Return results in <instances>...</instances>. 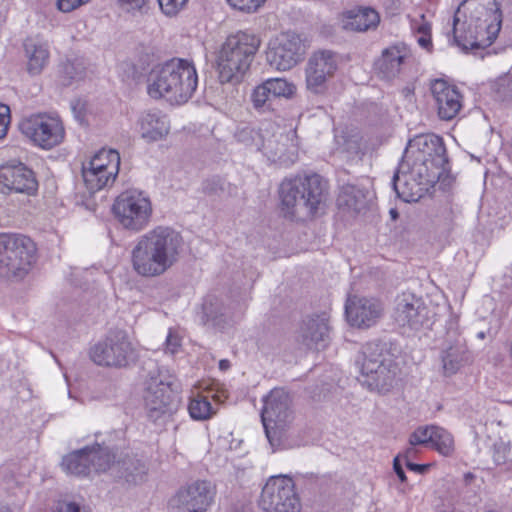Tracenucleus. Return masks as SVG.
<instances>
[{
  "mask_svg": "<svg viewBox=\"0 0 512 512\" xmlns=\"http://www.w3.org/2000/svg\"><path fill=\"white\" fill-rule=\"evenodd\" d=\"M260 44V39L252 33L239 31L229 35L222 44L217 56V70L220 82H240L250 69Z\"/></svg>",
  "mask_w": 512,
  "mask_h": 512,
  "instance_id": "nucleus-5",
  "label": "nucleus"
},
{
  "mask_svg": "<svg viewBox=\"0 0 512 512\" xmlns=\"http://www.w3.org/2000/svg\"><path fill=\"white\" fill-rule=\"evenodd\" d=\"M89 0H57V7L62 12H71Z\"/></svg>",
  "mask_w": 512,
  "mask_h": 512,
  "instance_id": "nucleus-52",
  "label": "nucleus"
},
{
  "mask_svg": "<svg viewBox=\"0 0 512 512\" xmlns=\"http://www.w3.org/2000/svg\"><path fill=\"white\" fill-rule=\"evenodd\" d=\"M231 367L230 361L227 359H222L219 362V369L221 371H227Z\"/></svg>",
  "mask_w": 512,
  "mask_h": 512,
  "instance_id": "nucleus-60",
  "label": "nucleus"
},
{
  "mask_svg": "<svg viewBox=\"0 0 512 512\" xmlns=\"http://www.w3.org/2000/svg\"><path fill=\"white\" fill-rule=\"evenodd\" d=\"M269 128L272 125L269 124ZM262 154L271 162L289 166L298 158V147L295 132H272L266 130V136L261 148Z\"/></svg>",
  "mask_w": 512,
  "mask_h": 512,
  "instance_id": "nucleus-21",
  "label": "nucleus"
},
{
  "mask_svg": "<svg viewBox=\"0 0 512 512\" xmlns=\"http://www.w3.org/2000/svg\"><path fill=\"white\" fill-rule=\"evenodd\" d=\"M172 386V376L161 369L150 372L145 381L144 408L147 417L154 423L165 421L177 410V401Z\"/></svg>",
  "mask_w": 512,
  "mask_h": 512,
  "instance_id": "nucleus-10",
  "label": "nucleus"
},
{
  "mask_svg": "<svg viewBox=\"0 0 512 512\" xmlns=\"http://www.w3.org/2000/svg\"><path fill=\"white\" fill-rule=\"evenodd\" d=\"M430 443L441 454L450 455L454 449V440L452 435L442 427L435 426L433 437Z\"/></svg>",
  "mask_w": 512,
  "mask_h": 512,
  "instance_id": "nucleus-38",
  "label": "nucleus"
},
{
  "mask_svg": "<svg viewBox=\"0 0 512 512\" xmlns=\"http://www.w3.org/2000/svg\"><path fill=\"white\" fill-rule=\"evenodd\" d=\"M216 488L207 480H196L180 488L170 499L172 512H206L213 503Z\"/></svg>",
  "mask_w": 512,
  "mask_h": 512,
  "instance_id": "nucleus-17",
  "label": "nucleus"
},
{
  "mask_svg": "<svg viewBox=\"0 0 512 512\" xmlns=\"http://www.w3.org/2000/svg\"><path fill=\"white\" fill-rule=\"evenodd\" d=\"M509 451V445L504 441L500 440L493 445V458L496 464H502L505 462L507 453Z\"/></svg>",
  "mask_w": 512,
  "mask_h": 512,
  "instance_id": "nucleus-49",
  "label": "nucleus"
},
{
  "mask_svg": "<svg viewBox=\"0 0 512 512\" xmlns=\"http://www.w3.org/2000/svg\"><path fill=\"white\" fill-rule=\"evenodd\" d=\"M82 177L87 190L93 194L115 181L114 164L111 165L110 171H102L94 169V167L87 163H83Z\"/></svg>",
  "mask_w": 512,
  "mask_h": 512,
  "instance_id": "nucleus-32",
  "label": "nucleus"
},
{
  "mask_svg": "<svg viewBox=\"0 0 512 512\" xmlns=\"http://www.w3.org/2000/svg\"><path fill=\"white\" fill-rule=\"evenodd\" d=\"M112 209L120 225L134 232L144 229L152 215L150 199L138 190L122 192L116 198Z\"/></svg>",
  "mask_w": 512,
  "mask_h": 512,
  "instance_id": "nucleus-12",
  "label": "nucleus"
},
{
  "mask_svg": "<svg viewBox=\"0 0 512 512\" xmlns=\"http://www.w3.org/2000/svg\"><path fill=\"white\" fill-rule=\"evenodd\" d=\"M305 46L295 32H284L271 39L266 51L268 64L280 71L293 68L303 57Z\"/></svg>",
  "mask_w": 512,
  "mask_h": 512,
  "instance_id": "nucleus-16",
  "label": "nucleus"
},
{
  "mask_svg": "<svg viewBox=\"0 0 512 512\" xmlns=\"http://www.w3.org/2000/svg\"><path fill=\"white\" fill-rule=\"evenodd\" d=\"M260 506L265 512H300L292 478L286 475L270 477L262 489Z\"/></svg>",
  "mask_w": 512,
  "mask_h": 512,
  "instance_id": "nucleus-14",
  "label": "nucleus"
},
{
  "mask_svg": "<svg viewBox=\"0 0 512 512\" xmlns=\"http://www.w3.org/2000/svg\"><path fill=\"white\" fill-rule=\"evenodd\" d=\"M508 352H509V356L512 360V340L508 344Z\"/></svg>",
  "mask_w": 512,
  "mask_h": 512,
  "instance_id": "nucleus-62",
  "label": "nucleus"
},
{
  "mask_svg": "<svg viewBox=\"0 0 512 512\" xmlns=\"http://www.w3.org/2000/svg\"><path fill=\"white\" fill-rule=\"evenodd\" d=\"M10 119L11 117L9 106L0 103V139L7 135Z\"/></svg>",
  "mask_w": 512,
  "mask_h": 512,
  "instance_id": "nucleus-50",
  "label": "nucleus"
},
{
  "mask_svg": "<svg viewBox=\"0 0 512 512\" xmlns=\"http://www.w3.org/2000/svg\"><path fill=\"white\" fill-rule=\"evenodd\" d=\"M180 346L181 340L179 336L170 330L165 342V352L175 354L179 350Z\"/></svg>",
  "mask_w": 512,
  "mask_h": 512,
  "instance_id": "nucleus-51",
  "label": "nucleus"
},
{
  "mask_svg": "<svg viewBox=\"0 0 512 512\" xmlns=\"http://www.w3.org/2000/svg\"><path fill=\"white\" fill-rule=\"evenodd\" d=\"M83 108H84V105L80 101H77L75 104L72 105V110H73L74 116L80 124H84V122H85V115L83 113Z\"/></svg>",
  "mask_w": 512,
  "mask_h": 512,
  "instance_id": "nucleus-55",
  "label": "nucleus"
},
{
  "mask_svg": "<svg viewBox=\"0 0 512 512\" xmlns=\"http://www.w3.org/2000/svg\"><path fill=\"white\" fill-rule=\"evenodd\" d=\"M24 50L27 58V72L32 76L41 74L49 63L48 45L34 39H27L24 42Z\"/></svg>",
  "mask_w": 512,
  "mask_h": 512,
  "instance_id": "nucleus-29",
  "label": "nucleus"
},
{
  "mask_svg": "<svg viewBox=\"0 0 512 512\" xmlns=\"http://www.w3.org/2000/svg\"><path fill=\"white\" fill-rule=\"evenodd\" d=\"M273 99L274 98L271 95L269 88H267L264 82L258 85L251 95V101L254 108L262 112L271 108V102Z\"/></svg>",
  "mask_w": 512,
  "mask_h": 512,
  "instance_id": "nucleus-40",
  "label": "nucleus"
},
{
  "mask_svg": "<svg viewBox=\"0 0 512 512\" xmlns=\"http://www.w3.org/2000/svg\"><path fill=\"white\" fill-rule=\"evenodd\" d=\"M183 238L171 227L158 226L141 235L131 251L133 270L142 277L163 275L179 260Z\"/></svg>",
  "mask_w": 512,
  "mask_h": 512,
  "instance_id": "nucleus-1",
  "label": "nucleus"
},
{
  "mask_svg": "<svg viewBox=\"0 0 512 512\" xmlns=\"http://www.w3.org/2000/svg\"><path fill=\"white\" fill-rule=\"evenodd\" d=\"M57 512H87L75 502H62L59 504Z\"/></svg>",
  "mask_w": 512,
  "mask_h": 512,
  "instance_id": "nucleus-54",
  "label": "nucleus"
},
{
  "mask_svg": "<svg viewBox=\"0 0 512 512\" xmlns=\"http://www.w3.org/2000/svg\"><path fill=\"white\" fill-rule=\"evenodd\" d=\"M274 99L290 97L294 93V85L283 78H271L264 81Z\"/></svg>",
  "mask_w": 512,
  "mask_h": 512,
  "instance_id": "nucleus-41",
  "label": "nucleus"
},
{
  "mask_svg": "<svg viewBox=\"0 0 512 512\" xmlns=\"http://www.w3.org/2000/svg\"><path fill=\"white\" fill-rule=\"evenodd\" d=\"M495 98L502 102L512 101V75L499 77L493 85Z\"/></svg>",
  "mask_w": 512,
  "mask_h": 512,
  "instance_id": "nucleus-42",
  "label": "nucleus"
},
{
  "mask_svg": "<svg viewBox=\"0 0 512 512\" xmlns=\"http://www.w3.org/2000/svg\"><path fill=\"white\" fill-rule=\"evenodd\" d=\"M84 68L80 63L67 61L61 66V77L64 85H70L72 81L81 79Z\"/></svg>",
  "mask_w": 512,
  "mask_h": 512,
  "instance_id": "nucleus-43",
  "label": "nucleus"
},
{
  "mask_svg": "<svg viewBox=\"0 0 512 512\" xmlns=\"http://www.w3.org/2000/svg\"><path fill=\"white\" fill-rule=\"evenodd\" d=\"M202 190L209 196L220 195L224 191V182L218 177L207 179L203 183Z\"/></svg>",
  "mask_w": 512,
  "mask_h": 512,
  "instance_id": "nucleus-47",
  "label": "nucleus"
},
{
  "mask_svg": "<svg viewBox=\"0 0 512 512\" xmlns=\"http://www.w3.org/2000/svg\"><path fill=\"white\" fill-rule=\"evenodd\" d=\"M279 198L285 216L311 218L325 209L328 183L316 173L284 179L279 187Z\"/></svg>",
  "mask_w": 512,
  "mask_h": 512,
  "instance_id": "nucleus-2",
  "label": "nucleus"
},
{
  "mask_svg": "<svg viewBox=\"0 0 512 512\" xmlns=\"http://www.w3.org/2000/svg\"><path fill=\"white\" fill-rule=\"evenodd\" d=\"M438 178L414 168L406 162H400L394 173L392 186L398 198L404 202H417L432 188Z\"/></svg>",
  "mask_w": 512,
  "mask_h": 512,
  "instance_id": "nucleus-13",
  "label": "nucleus"
},
{
  "mask_svg": "<svg viewBox=\"0 0 512 512\" xmlns=\"http://www.w3.org/2000/svg\"><path fill=\"white\" fill-rule=\"evenodd\" d=\"M198 75L193 62L173 58L152 68L148 76V94L165 98L171 104L186 103L196 91Z\"/></svg>",
  "mask_w": 512,
  "mask_h": 512,
  "instance_id": "nucleus-3",
  "label": "nucleus"
},
{
  "mask_svg": "<svg viewBox=\"0 0 512 512\" xmlns=\"http://www.w3.org/2000/svg\"><path fill=\"white\" fill-rule=\"evenodd\" d=\"M36 259V245L21 234H0V276L23 279Z\"/></svg>",
  "mask_w": 512,
  "mask_h": 512,
  "instance_id": "nucleus-8",
  "label": "nucleus"
},
{
  "mask_svg": "<svg viewBox=\"0 0 512 512\" xmlns=\"http://www.w3.org/2000/svg\"><path fill=\"white\" fill-rule=\"evenodd\" d=\"M380 22L376 10L370 7H354L342 13V26L345 30L365 32L375 29Z\"/></svg>",
  "mask_w": 512,
  "mask_h": 512,
  "instance_id": "nucleus-27",
  "label": "nucleus"
},
{
  "mask_svg": "<svg viewBox=\"0 0 512 512\" xmlns=\"http://www.w3.org/2000/svg\"><path fill=\"white\" fill-rule=\"evenodd\" d=\"M338 68L337 55L330 50L317 51L309 58L305 74L306 86L314 94L326 90V82L333 77Z\"/></svg>",
  "mask_w": 512,
  "mask_h": 512,
  "instance_id": "nucleus-20",
  "label": "nucleus"
},
{
  "mask_svg": "<svg viewBox=\"0 0 512 512\" xmlns=\"http://www.w3.org/2000/svg\"><path fill=\"white\" fill-rule=\"evenodd\" d=\"M86 163L102 171H110L111 165L114 164V177H116L120 166V155L116 150L102 149Z\"/></svg>",
  "mask_w": 512,
  "mask_h": 512,
  "instance_id": "nucleus-37",
  "label": "nucleus"
},
{
  "mask_svg": "<svg viewBox=\"0 0 512 512\" xmlns=\"http://www.w3.org/2000/svg\"><path fill=\"white\" fill-rule=\"evenodd\" d=\"M401 162L440 179L447 172L448 164L442 138L435 134L415 136L408 142Z\"/></svg>",
  "mask_w": 512,
  "mask_h": 512,
  "instance_id": "nucleus-7",
  "label": "nucleus"
},
{
  "mask_svg": "<svg viewBox=\"0 0 512 512\" xmlns=\"http://www.w3.org/2000/svg\"><path fill=\"white\" fill-rule=\"evenodd\" d=\"M87 451H89V447H85L66 455L61 463L63 470L76 476L89 475L91 470Z\"/></svg>",
  "mask_w": 512,
  "mask_h": 512,
  "instance_id": "nucleus-33",
  "label": "nucleus"
},
{
  "mask_svg": "<svg viewBox=\"0 0 512 512\" xmlns=\"http://www.w3.org/2000/svg\"><path fill=\"white\" fill-rule=\"evenodd\" d=\"M477 336L480 339H484L485 338V333L484 332H479Z\"/></svg>",
  "mask_w": 512,
  "mask_h": 512,
  "instance_id": "nucleus-64",
  "label": "nucleus"
},
{
  "mask_svg": "<svg viewBox=\"0 0 512 512\" xmlns=\"http://www.w3.org/2000/svg\"><path fill=\"white\" fill-rule=\"evenodd\" d=\"M161 11L167 16L176 15L185 7L188 0H157Z\"/></svg>",
  "mask_w": 512,
  "mask_h": 512,
  "instance_id": "nucleus-45",
  "label": "nucleus"
},
{
  "mask_svg": "<svg viewBox=\"0 0 512 512\" xmlns=\"http://www.w3.org/2000/svg\"><path fill=\"white\" fill-rule=\"evenodd\" d=\"M418 43L423 48H429L430 46H432L431 36H421L420 38H418Z\"/></svg>",
  "mask_w": 512,
  "mask_h": 512,
  "instance_id": "nucleus-59",
  "label": "nucleus"
},
{
  "mask_svg": "<svg viewBox=\"0 0 512 512\" xmlns=\"http://www.w3.org/2000/svg\"><path fill=\"white\" fill-rule=\"evenodd\" d=\"M337 204L340 209L358 214L367 208L368 191L355 185H344L338 195Z\"/></svg>",
  "mask_w": 512,
  "mask_h": 512,
  "instance_id": "nucleus-30",
  "label": "nucleus"
},
{
  "mask_svg": "<svg viewBox=\"0 0 512 512\" xmlns=\"http://www.w3.org/2000/svg\"><path fill=\"white\" fill-rule=\"evenodd\" d=\"M355 363L360 371L361 385L371 392L387 394L400 380V367L386 343L371 341L364 344Z\"/></svg>",
  "mask_w": 512,
  "mask_h": 512,
  "instance_id": "nucleus-4",
  "label": "nucleus"
},
{
  "mask_svg": "<svg viewBox=\"0 0 512 512\" xmlns=\"http://www.w3.org/2000/svg\"><path fill=\"white\" fill-rule=\"evenodd\" d=\"M261 420L274 451L290 447L288 438L294 422V412L288 392L275 388L264 398Z\"/></svg>",
  "mask_w": 512,
  "mask_h": 512,
  "instance_id": "nucleus-6",
  "label": "nucleus"
},
{
  "mask_svg": "<svg viewBox=\"0 0 512 512\" xmlns=\"http://www.w3.org/2000/svg\"><path fill=\"white\" fill-rule=\"evenodd\" d=\"M463 8L471 11L470 18L475 22V38L486 35L488 45L497 38L502 25V12L496 0H463L454 15L453 34L454 41L460 45L457 36L458 14Z\"/></svg>",
  "mask_w": 512,
  "mask_h": 512,
  "instance_id": "nucleus-11",
  "label": "nucleus"
},
{
  "mask_svg": "<svg viewBox=\"0 0 512 512\" xmlns=\"http://www.w3.org/2000/svg\"><path fill=\"white\" fill-rule=\"evenodd\" d=\"M393 317L404 332H417L433 323V313L423 299L409 292L396 298Z\"/></svg>",
  "mask_w": 512,
  "mask_h": 512,
  "instance_id": "nucleus-15",
  "label": "nucleus"
},
{
  "mask_svg": "<svg viewBox=\"0 0 512 512\" xmlns=\"http://www.w3.org/2000/svg\"><path fill=\"white\" fill-rule=\"evenodd\" d=\"M417 453V450L415 448V446H411L408 447L404 453H403V457L405 458V461H411V459H413L415 457Z\"/></svg>",
  "mask_w": 512,
  "mask_h": 512,
  "instance_id": "nucleus-58",
  "label": "nucleus"
},
{
  "mask_svg": "<svg viewBox=\"0 0 512 512\" xmlns=\"http://www.w3.org/2000/svg\"><path fill=\"white\" fill-rule=\"evenodd\" d=\"M201 320L205 325L223 329L228 324L227 309L215 295H208L202 304Z\"/></svg>",
  "mask_w": 512,
  "mask_h": 512,
  "instance_id": "nucleus-31",
  "label": "nucleus"
},
{
  "mask_svg": "<svg viewBox=\"0 0 512 512\" xmlns=\"http://www.w3.org/2000/svg\"><path fill=\"white\" fill-rule=\"evenodd\" d=\"M89 457L90 470L95 472H104L110 468L114 455L110 451L109 447L95 444L89 447L87 451Z\"/></svg>",
  "mask_w": 512,
  "mask_h": 512,
  "instance_id": "nucleus-35",
  "label": "nucleus"
},
{
  "mask_svg": "<svg viewBox=\"0 0 512 512\" xmlns=\"http://www.w3.org/2000/svg\"><path fill=\"white\" fill-rule=\"evenodd\" d=\"M147 0H117L118 7L127 13L141 12Z\"/></svg>",
  "mask_w": 512,
  "mask_h": 512,
  "instance_id": "nucleus-48",
  "label": "nucleus"
},
{
  "mask_svg": "<svg viewBox=\"0 0 512 512\" xmlns=\"http://www.w3.org/2000/svg\"><path fill=\"white\" fill-rule=\"evenodd\" d=\"M328 321L326 314L305 318L298 329L297 341L308 349L324 348L329 341Z\"/></svg>",
  "mask_w": 512,
  "mask_h": 512,
  "instance_id": "nucleus-25",
  "label": "nucleus"
},
{
  "mask_svg": "<svg viewBox=\"0 0 512 512\" xmlns=\"http://www.w3.org/2000/svg\"><path fill=\"white\" fill-rule=\"evenodd\" d=\"M422 22L418 23L417 21H414L412 23V29L416 31L417 33L421 34L422 36H431V25L429 22L425 21V16L422 14L420 16Z\"/></svg>",
  "mask_w": 512,
  "mask_h": 512,
  "instance_id": "nucleus-53",
  "label": "nucleus"
},
{
  "mask_svg": "<svg viewBox=\"0 0 512 512\" xmlns=\"http://www.w3.org/2000/svg\"><path fill=\"white\" fill-rule=\"evenodd\" d=\"M399 457L400 456H397L394 458V461H393V469L396 473V475L398 476L399 480L404 483L406 482L407 480V477H406V474L400 464V461H399Z\"/></svg>",
  "mask_w": 512,
  "mask_h": 512,
  "instance_id": "nucleus-56",
  "label": "nucleus"
},
{
  "mask_svg": "<svg viewBox=\"0 0 512 512\" xmlns=\"http://www.w3.org/2000/svg\"><path fill=\"white\" fill-rule=\"evenodd\" d=\"M20 130L44 149H51L61 143L64 138L61 121L47 114H35L25 118L20 123Z\"/></svg>",
  "mask_w": 512,
  "mask_h": 512,
  "instance_id": "nucleus-18",
  "label": "nucleus"
},
{
  "mask_svg": "<svg viewBox=\"0 0 512 512\" xmlns=\"http://www.w3.org/2000/svg\"><path fill=\"white\" fill-rule=\"evenodd\" d=\"M268 129L269 125L265 128L258 129L251 126L241 127L237 129L235 138L237 142L244 146L255 149L256 151H261L266 136V130Z\"/></svg>",
  "mask_w": 512,
  "mask_h": 512,
  "instance_id": "nucleus-34",
  "label": "nucleus"
},
{
  "mask_svg": "<svg viewBox=\"0 0 512 512\" xmlns=\"http://www.w3.org/2000/svg\"><path fill=\"white\" fill-rule=\"evenodd\" d=\"M440 359L445 376L456 374L461 367L472 360V354L467 347L466 339L459 332L454 322H451L447 328Z\"/></svg>",
  "mask_w": 512,
  "mask_h": 512,
  "instance_id": "nucleus-19",
  "label": "nucleus"
},
{
  "mask_svg": "<svg viewBox=\"0 0 512 512\" xmlns=\"http://www.w3.org/2000/svg\"><path fill=\"white\" fill-rule=\"evenodd\" d=\"M384 307L382 302L374 297H348L345 304L347 321L358 328H369L382 317Z\"/></svg>",
  "mask_w": 512,
  "mask_h": 512,
  "instance_id": "nucleus-22",
  "label": "nucleus"
},
{
  "mask_svg": "<svg viewBox=\"0 0 512 512\" xmlns=\"http://www.w3.org/2000/svg\"><path fill=\"white\" fill-rule=\"evenodd\" d=\"M438 116L441 120H452L462 108V95L454 85L443 79H436L431 83Z\"/></svg>",
  "mask_w": 512,
  "mask_h": 512,
  "instance_id": "nucleus-24",
  "label": "nucleus"
},
{
  "mask_svg": "<svg viewBox=\"0 0 512 512\" xmlns=\"http://www.w3.org/2000/svg\"><path fill=\"white\" fill-rule=\"evenodd\" d=\"M90 360L100 367L127 368L138 359V353L124 330H111L104 339L89 349Z\"/></svg>",
  "mask_w": 512,
  "mask_h": 512,
  "instance_id": "nucleus-9",
  "label": "nucleus"
},
{
  "mask_svg": "<svg viewBox=\"0 0 512 512\" xmlns=\"http://www.w3.org/2000/svg\"><path fill=\"white\" fill-rule=\"evenodd\" d=\"M227 2L235 9L250 13L256 11L265 0H227Z\"/></svg>",
  "mask_w": 512,
  "mask_h": 512,
  "instance_id": "nucleus-46",
  "label": "nucleus"
},
{
  "mask_svg": "<svg viewBox=\"0 0 512 512\" xmlns=\"http://www.w3.org/2000/svg\"><path fill=\"white\" fill-rule=\"evenodd\" d=\"M0 512H12L9 505L0 502Z\"/></svg>",
  "mask_w": 512,
  "mask_h": 512,
  "instance_id": "nucleus-61",
  "label": "nucleus"
},
{
  "mask_svg": "<svg viewBox=\"0 0 512 512\" xmlns=\"http://www.w3.org/2000/svg\"><path fill=\"white\" fill-rule=\"evenodd\" d=\"M116 466L121 470V477L128 483L139 484L145 479L146 465L138 459L127 458L122 463L118 462Z\"/></svg>",
  "mask_w": 512,
  "mask_h": 512,
  "instance_id": "nucleus-36",
  "label": "nucleus"
},
{
  "mask_svg": "<svg viewBox=\"0 0 512 512\" xmlns=\"http://www.w3.org/2000/svg\"><path fill=\"white\" fill-rule=\"evenodd\" d=\"M0 185L27 195H34L38 190L35 173L21 162L7 163L0 167Z\"/></svg>",
  "mask_w": 512,
  "mask_h": 512,
  "instance_id": "nucleus-23",
  "label": "nucleus"
},
{
  "mask_svg": "<svg viewBox=\"0 0 512 512\" xmlns=\"http://www.w3.org/2000/svg\"><path fill=\"white\" fill-rule=\"evenodd\" d=\"M434 427H435V425L418 427L409 436V445L417 446V445H426V444L430 443L431 438L433 437Z\"/></svg>",
  "mask_w": 512,
  "mask_h": 512,
  "instance_id": "nucleus-44",
  "label": "nucleus"
},
{
  "mask_svg": "<svg viewBox=\"0 0 512 512\" xmlns=\"http://www.w3.org/2000/svg\"><path fill=\"white\" fill-rule=\"evenodd\" d=\"M390 214H391L392 218H394V219H395V218L397 217V215H398L397 211H396V210H394V209H392V210L390 211Z\"/></svg>",
  "mask_w": 512,
  "mask_h": 512,
  "instance_id": "nucleus-63",
  "label": "nucleus"
},
{
  "mask_svg": "<svg viewBox=\"0 0 512 512\" xmlns=\"http://www.w3.org/2000/svg\"><path fill=\"white\" fill-rule=\"evenodd\" d=\"M411 56V51L404 43H396L382 50L374 62L377 75L386 80L398 77L405 61Z\"/></svg>",
  "mask_w": 512,
  "mask_h": 512,
  "instance_id": "nucleus-26",
  "label": "nucleus"
},
{
  "mask_svg": "<svg viewBox=\"0 0 512 512\" xmlns=\"http://www.w3.org/2000/svg\"><path fill=\"white\" fill-rule=\"evenodd\" d=\"M141 135L148 142L164 139L170 131V123L166 115L160 111H149L140 119Z\"/></svg>",
  "mask_w": 512,
  "mask_h": 512,
  "instance_id": "nucleus-28",
  "label": "nucleus"
},
{
  "mask_svg": "<svg viewBox=\"0 0 512 512\" xmlns=\"http://www.w3.org/2000/svg\"><path fill=\"white\" fill-rule=\"evenodd\" d=\"M190 416L195 420H207L213 415L211 403L207 397L197 395L192 398L188 406Z\"/></svg>",
  "mask_w": 512,
  "mask_h": 512,
  "instance_id": "nucleus-39",
  "label": "nucleus"
},
{
  "mask_svg": "<svg viewBox=\"0 0 512 512\" xmlns=\"http://www.w3.org/2000/svg\"><path fill=\"white\" fill-rule=\"evenodd\" d=\"M406 467L409 470L415 471V472L420 473V474L425 473L427 471V469H428V465L415 464V463H412L411 461H406Z\"/></svg>",
  "mask_w": 512,
  "mask_h": 512,
  "instance_id": "nucleus-57",
  "label": "nucleus"
}]
</instances>
